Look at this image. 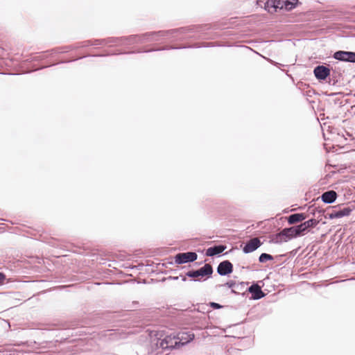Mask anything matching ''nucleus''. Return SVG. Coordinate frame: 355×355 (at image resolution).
Segmentation results:
<instances>
[{"mask_svg": "<svg viewBox=\"0 0 355 355\" xmlns=\"http://www.w3.org/2000/svg\"><path fill=\"white\" fill-rule=\"evenodd\" d=\"M334 58L342 61L355 62V53L349 51H337L334 53Z\"/></svg>", "mask_w": 355, "mask_h": 355, "instance_id": "39448f33", "label": "nucleus"}, {"mask_svg": "<svg viewBox=\"0 0 355 355\" xmlns=\"http://www.w3.org/2000/svg\"><path fill=\"white\" fill-rule=\"evenodd\" d=\"M294 231L295 230L293 227L290 228H285L279 234L274 235L271 241L274 243L287 242L293 238L296 237Z\"/></svg>", "mask_w": 355, "mask_h": 355, "instance_id": "f03ea898", "label": "nucleus"}, {"mask_svg": "<svg viewBox=\"0 0 355 355\" xmlns=\"http://www.w3.org/2000/svg\"><path fill=\"white\" fill-rule=\"evenodd\" d=\"M210 306H211L214 309H220V308L222 307L220 304H217L216 302H211L210 303Z\"/></svg>", "mask_w": 355, "mask_h": 355, "instance_id": "aec40b11", "label": "nucleus"}, {"mask_svg": "<svg viewBox=\"0 0 355 355\" xmlns=\"http://www.w3.org/2000/svg\"><path fill=\"white\" fill-rule=\"evenodd\" d=\"M336 199V193L334 191H330L324 193L322 195V200L326 203H331Z\"/></svg>", "mask_w": 355, "mask_h": 355, "instance_id": "9b49d317", "label": "nucleus"}, {"mask_svg": "<svg viewBox=\"0 0 355 355\" xmlns=\"http://www.w3.org/2000/svg\"><path fill=\"white\" fill-rule=\"evenodd\" d=\"M261 243L258 238H254L246 243L243 250L245 253L252 252L257 250L261 245Z\"/></svg>", "mask_w": 355, "mask_h": 355, "instance_id": "423d86ee", "label": "nucleus"}, {"mask_svg": "<svg viewBox=\"0 0 355 355\" xmlns=\"http://www.w3.org/2000/svg\"><path fill=\"white\" fill-rule=\"evenodd\" d=\"M225 247L223 245L215 246L209 248L207 250L206 254L209 257L214 256L216 254L223 252L225 250Z\"/></svg>", "mask_w": 355, "mask_h": 355, "instance_id": "ddd939ff", "label": "nucleus"}, {"mask_svg": "<svg viewBox=\"0 0 355 355\" xmlns=\"http://www.w3.org/2000/svg\"><path fill=\"white\" fill-rule=\"evenodd\" d=\"M335 212L336 214V216L337 218H342L343 216H349L352 212V209H350L349 207H345L344 209L339 211H336Z\"/></svg>", "mask_w": 355, "mask_h": 355, "instance_id": "2eb2a0df", "label": "nucleus"}, {"mask_svg": "<svg viewBox=\"0 0 355 355\" xmlns=\"http://www.w3.org/2000/svg\"><path fill=\"white\" fill-rule=\"evenodd\" d=\"M293 228L295 230L294 232L296 236L300 235L302 232L305 231V228L304 227L302 223L300 224V225L293 227Z\"/></svg>", "mask_w": 355, "mask_h": 355, "instance_id": "a211bd4d", "label": "nucleus"}, {"mask_svg": "<svg viewBox=\"0 0 355 355\" xmlns=\"http://www.w3.org/2000/svg\"><path fill=\"white\" fill-rule=\"evenodd\" d=\"M318 221L315 219H311L307 221H305L302 223L305 230H306L309 227H313L318 224Z\"/></svg>", "mask_w": 355, "mask_h": 355, "instance_id": "f3484780", "label": "nucleus"}, {"mask_svg": "<svg viewBox=\"0 0 355 355\" xmlns=\"http://www.w3.org/2000/svg\"><path fill=\"white\" fill-rule=\"evenodd\" d=\"M249 291L253 295V298L255 300L260 299L264 296L260 286L254 284L249 288Z\"/></svg>", "mask_w": 355, "mask_h": 355, "instance_id": "9d476101", "label": "nucleus"}, {"mask_svg": "<svg viewBox=\"0 0 355 355\" xmlns=\"http://www.w3.org/2000/svg\"><path fill=\"white\" fill-rule=\"evenodd\" d=\"M298 0H268L265 4V9L273 12L277 8L290 10L297 4Z\"/></svg>", "mask_w": 355, "mask_h": 355, "instance_id": "f257e3e1", "label": "nucleus"}, {"mask_svg": "<svg viewBox=\"0 0 355 355\" xmlns=\"http://www.w3.org/2000/svg\"><path fill=\"white\" fill-rule=\"evenodd\" d=\"M306 218L304 214H295L288 217V222L289 224H294L304 220Z\"/></svg>", "mask_w": 355, "mask_h": 355, "instance_id": "f8f14e48", "label": "nucleus"}, {"mask_svg": "<svg viewBox=\"0 0 355 355\" xmlns=\"http://www.w3.org/2000/svg\"><path fill=\"white\" fill-rule=\"evenodd\" d=\"M272 259V257L271 255L263 253L260 255L259 260L260 262H265L268 260H271Z\"/></svg>", "mask_w": 355, "mask_h": 355, "instance_id": "6ab92c4d", "label": "nucleus"}, {"mask_svg": "<svg viewBox=\"0 0 355 355\" xmlns=\"http://www.w3.org/2000/svg\"><path fill=\"white\" fill-rule=\"evenodd\" d=\"M197 259V254L195 252L179 253L175 257V263L178 264L185 263L193 261Z\"/></svg>", "mask_w": 355, "mask_h": 355, "instance_id": "20e7f679", "label": "nucleus"}, {"mask_svg": "<svg viewBox=\"0 0 355 355\" xmlns=\"http://www.w3.org/2000/svg\"><path fill=\"white\" fill-rule=\"evenodd\" d=\"M5 280V275L3 273L0 272V285L3 283Z\"/></svg>", "mask_w": 355, "mask_h": 355, "instance_id": "4be33fe9", "label": "nucleus"}, {"mask_svg": "<svg viewBox=\"0 0 355 355\" xmlns=\"http://www.w3.org/2000/svg\"><path fill=\"white\" fill-rule=\"evenodd\" d=\"M166 340L167 342L168 347H178V340L177 339V336H168L166 338Z\"/></svg>", "mask_w": 355, "mask_h": 355, "instance_id": "4468645a", "label": "nucleus"}, {"mask_svg": "<svg viewBox=\"0 0 355 355\" xmlns=\"http://www.w3.org/2000/svg\"><path fill=\"white\" fill-rule=\"evenodd\" d=\"M217 270L220 275H228L232 272V264L228 261H223L218 265Z\"/></svg>", "mask_w": 355, "mask_h": 355, "instance_id": "0eeeda50", "label": "nucleus"}, {"mask_svg": "<svg viewBox=\"0 0 355 355\" xmlns=\"http://www.w3.org/2000/svg\"><path fill=\"white\" fill-rule=\"evenodd\" d=\"M155 345H156V347H155L156 349H159V348L166 349V348H168V345H167V342L166 340V338H164V339L157 338V340L155 343Z\"/></svg>", "mask_w": 355, "mask_h": 355, "instance_id": "dca6fc26", "label": "nucleus"}, {"mask_svg": "<svg viewBox=\"0 0 355 355\" xmlns=\"http://www.w3.org/2000/svg\"><path fill=\"white\" fill-rule=\"evenodd\" d=\"M336 215V214L335 211H334L331 214H329V218H330V219L337 218Z\"/></svg>", "mask_w": 355, "mask_h": 355, "instance_id": "412c9836", "label": "nucleus"}, {"mask_svg": "<svg viewBox=\"0 0 355 355\" xmlns=\"http://www.w3.org/2000/svg\"><path fill=\"white\" fill-rule=\"evenodd\" d=\"M1 353H2V352L0 351V354H1ZM0 355H1V354H0Z\"/></svg>", "mask_w": 355, "mask_h": 355, "instance_id": "5701e85b", "label": "nucleus"}, {"mask_svg": "<svg viewBox=\"0 0 355 355\" xmlns=\"http://www.w3.org/2000/svg\"><path fill=\"white\" fill-rule=\"evenodd\" d=\"M194 338L193 334L189 333H181L177 335V339L178 340V347L184 345L186 343L191 341Z\"/></svg>", "mask_w": 355, "mask_h": 355, "instance_id": "1a4fd4ad", "label": "nucleus"}, {"mask_svg": "<svg viewBox=\"0 0 355 355\" xmlns=\"http://www.w3.org/2000/svg\"><path fill=\"white\" fill-rule=\"evenodd\" d=\"M314 74L318 79L324 80L329 75V69L324 66H318L315 68Z\"/></svg>", "mask_w": 355, "mask_h": 355, "instance_id": "6e6552de", "label": "nucleus"}, {"mask_svg": "<svg viewBox=\"0 0 355 355\" xmlns=\"http://www.w3.org/2000/svg\"><path fill=\"white\" fill-rule=\"evenodd\" d=\"M212 272L211 266L209 264H205L203 267L197 270L189 271L187 275L189 277L200 280L205 277L209 276Z\"/></svg>", "mask_w": 355, "mask_h": 355, "instance_id": "7ed1b4c3", "label": "nucleus"}]
</instances>
